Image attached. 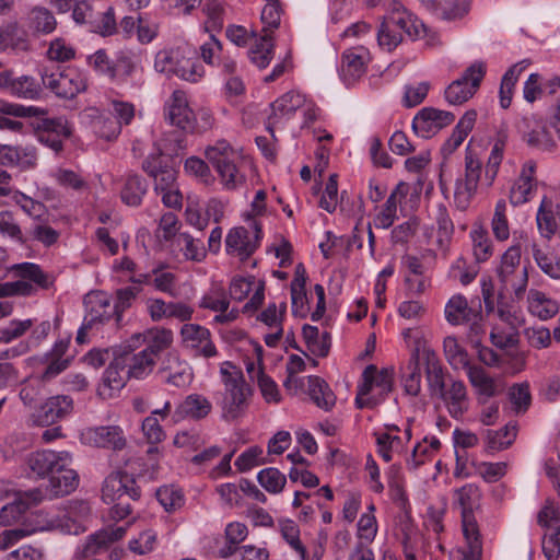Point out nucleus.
I'll return each instance as SVG.
<instances>
[{
	"instance_id": "58",
	"label": "nucleus",
	"mask_w": 560,
	"mask_h": 560,
	"mask_svg": "<svg viewBox=\"0 0 560 560\" xmlns=\"http://www.w3.org/2000/svg\"><path fill=\"white\" fill-rule=\"evenodd\" d=\"M258 482L270 493H279L285 486L287 479L277 468L269 467L257 475Z\"/></svg>"
},
{
	"instance_id": "18",
	"label": "nucleus",
	"mask_w": 560,
	"mask_h": 560,
	"mask_svg": "<svg viewBox=\"0 0 560 560\" xmlns=\"http://www.w3.org/2000/svg\"><path fill=\"white\" fill-rule=\"evenodd\" d=\"M44 500V493L40 489L35 488L28 491H19L13 502L4 505L0 511V524L3 526L11 525L20 520L21 515L30 508L39 504Z\"/></svg>"
},
{
	"instance_id": "9",
	"label": "nucleus",
	"mask_w": 560,
	"mask_h": 560,
	"mask_svg": "<svg viewBox=\"0 0 560 560\" xmlns=\"http://www.w3.org/2000/svg\"><path fill=\"white\" fill-rule=\"evenodd\" d=\"M156 375L163 384L179 389L188 387L194 380L192 368L175 351L167 352L161 360Z\"/></svg>"
},
{
	"instance_id": "48",
	"label": "nucleus",
	"mask_w": 560,
	"mask_h": 560,
	"mask_svg": "<svg viewBox=\"0 0 560 560\" xmlns=\"http://www.w3.org/2000/svg\"><path fill=\"white\" fill-rule=\"evenodd\" d=\"M444 354L453 369H467L470 366L467 351L458 343L455 337L448 336L443 342Z\"/></svg>"
},
{
	"instance_id": "25",
	"label": "nucleus",
	"mask_w": 560,
	"mask_h": 560,
	"mask_svg": "<svg viewBox=\"0 0 560 560\" xmlns=\"http://www.w3.org/2000/svg\"><path fill=\"white\" fill-rule=\"evenodd\" d=\"M180 334L184 343L199 350L203 357L211 358L217 354V349L210 340V331L206 327L197 324H185Z\"/></svg>"
},
{
	"instance_id": "41",
	"label": "nucleus",
	"mask_w": 560,
	"mask_h": 560,
	"mask_svg": "<svg viewBox=\"0 0 560 560\" xmlns=\"http://www.w3.org/2000/svg\"><path fill=\"white\" fill-rule=\"evenodd\" d=\"M273 42L270 33L256 39L248 50V58L259 69H265L273 58Z\"/></svg>"
},
{
	"instance_id": "6",
	"label": "nucleus",
	"mask_w": 560,
	"mask_h": 560,
	"mask_svg": "<svg viewBox=\"0 0 560 560\" xmlns=\"http://www.w3.org/2000/svg\"><path fill=\"white\" fill-rule=\"evenodd\" d=\"M481 168L482 163L475 156L469 148H467L465 155V173L456 179L454 188V205L458 210L465 211L470 206L477 192Z\"/></svg>"
},
{
	"instance_id": "26",
	"label": "nucleus",
	"mask_w": 560,
	"mask_h": 560,
	"mask_svg": "<svg viewBox=\"0 0 560 560\" xmlns=\"http://www.w3.org/2000/svg\"><path fill=\"white\" fill-rule=\"evenodd\" d=\"M532 121H535L534 116H525L517 122L516 127L518 131L522 132L523 139L529 147L544 151H552L556 143L549 131L545 126H541L538 122L536 128L530 129Z\"/></svg>"
},
{
	"instance_id": "28",
	"label": "nucleus",
	"mask_w": 560,
	"mask_h": 560,
	"mask_svg": "<svg viewBox=\"0 0 560 560\" xmlns=\"http://www.w3.org/2000/svg\"><path fill=\"white\" fill-rule=\"evenodd\" d=\"M212 409L211 402L202 395H188L175 409L173 419L175 422L185 418L200 420L206 418Z\"/></svg>"
},
{
	"instance_id": "14",
	"label": "nucleus",
	"mask_w": 560,
	"mask_h": 560,
	"mask_svg": "<svg viewBox=\"0 0 560 560\" xmlns=\"http://www.w3.org/2000/svg\"><path fill=\"white\" fill-rule=\"evenodd\" d=\"M73 410V399L68 395L49 397L32 413L33 422L40 427L51 425Z\"/></svg>"
},
{
	"instance_id": "30",
	"label": "nucleus",
	"mask_w": 560,
	"mask_h": 560,
	"mask_svg": "<svg viewBox=\"0 0 560 560\" xmlns=\"http://www.w3.org/2000/svg\"><path fill=\"white\" fill-rule=\"evenodd\" d=\"M560 205H553L550 199L544 197L536 215L539 233L542 237L550 240L560 226Z\"/></svg>"
},
{
	"instance_id": "43",
	"label": "nucleus",
	"mask_w": 560,
	"mask_h": 560,
	"mask_svg": "<svg viewBox=\"0 0 560 560\" xmlns=\"http://www.w3.org/2000/svg\"><path fill=\"white\" fill-rule=\"evenodd\" d=\"M423 355L429 387L433 394L440 396L446 388L442 365L434 352L427 351Z\"/></svg>"
},
{
	"instance_id": "57",
	"label": "nucleus",
	"mask_w": 560,
	"mask_h": 560,
	"mask_svg": "<svg viewBox=\"0 0 560 560\" xmlns=\"http://www.w3.org/2000/svg\"><path fill=\"white\" fill-rule=\"evenodd\" d=\"M0 234L21 245L27 243V237L24 236L18 221L10 211L0 212Z\"/></svg>"
},
{
	"instance_id": "52",
	"label": "nucleus",
	"mask_w": 560,
	"mask_h": 560,
	"mask_svg": "<svg viewBox=\"0 0 560 560\" xmlns=\"http://www.w3.org/2000/svg\"><path fill=\"white\" fill-rule=\"evenodd\" d=\"M247 372L252 378L257 377L259 389L267 402L280 401L281 396L278 386L271 377L266 375L260 369L256 370L253 363L247 368Z\"/></svg>"
},
{
	"instance_id": "49",
	"label": "nucleus",
	"mask_w": 560,
	"mask_h": 560,
	"mask_svg": "<svg viewBox=\"0 0 560 560\" xmlns=\"http://www.w3.org/2000/svg\"><path fill=\"white\" fill-rule=\"evenodd\" d=\"M455 497L462 509V515L474 514L480 505L481 491L478 486L467 483L455 491Z\"/></svg>"
},
{
	"instance_id": "42",
	"label": "nucleus",
	"mask_w": 560,
	"mask_h": 560,
	"mask_svg": "<svg viewBox=\"0 0 560 560\" xmlns=\"http://www.w3.org/2000/svg\"><path fill=\"white\" fill-rule=\"evenodd\" d=\"M308 395L317 407L330 410L336 402V396L328 384L318 376L308 377Z\"/></svg>"
},
{
	"instance_id": "34",
	"label": "nucleus",
	"mask_w": 560,
	"mask_h": 560,
	"mask_svg": "<svg viewBox=\"0 0 560 560\" xmlns=\"http://www.w3.org/2000/svg\"><path fill=\"white\" fill-rule=\"evenodd\" d=\"M79 485V476L70 465H65L49 476L48 491L52 497H63L73 492Z\"/></svg>"
},
{
	"instance_id": "45",
	"label": "nucleus",
	"mask_w": 560,
	"mask_h": 560,
	"mask_svg": "<svg viewBox=\"0 0 560 560\" xmlns=\"http://www.w3.org/2000/svg\"><path fill=\"white\" fill-rule=\"evenodd\" d=\"M508 135L500 131L492 147L491 153L486 165L485 176L489 185H492L498 175L499 167L503 159V152L506 145Z\"/></svg>"
},
{
	"instance_id": "32",
	"label": "nucleus",
	"mask_w": 560,
	"mask_h": 560,
	"mask_svg": "<svg viewBox=\"0 0 560 560\" xmlns=\"http://www.w3.org/2000/svg\"><path fill=\"white\" fill-rule=\"evenodd\" d=\"M467 370V376L470 384L479 394V398L489 399L503 392V387L486 370L479 365H470Z\"/></svg>"
},
{
	"instance_id": "40",
	"label": "nucleus",
	"mask_w": 560,
	"mask_h": 560,
	"mask_svg": "<svg viewBox=\"0 0 560 560\" xmlns=\"http://www.w3.org/2000/svg\"><path fill=\"white\" fill-rule=\"evenodd\" d=\"M147 190L148 184L144 178L138 174H129L120 191V197L127 206L138 207Z\"/></svg>"
},
{
	"instance_id": "36",
	"label": "nucleus",
	"mask_w": 560,
	"mask_h": 560,
	"mask_svg": "<svg viewBox=\"0 0 560 560\" xmlns=\"http://www.w3.org/2000/svg\"><path fill=\"white\" fill-rule=\"evenodd\" d=\"M478 312L468 305L467 299L462 294L452 296L445 305V318L452 325H464L474 319Z\"/></svg>"
},
{
	"instance_id": "10",
	"label": "nucleus",
	"mask_w": 560,
	"mask_h": 560,
	"mask_svg": "<svg viewBox=\"0 0 560 560\" xmlns=\"http://www.w3.org/2000/svg\"><path fill=\"white\" fill-rule=\"evenodd\" d=\"M252 229L253 235L244 226L234 228L228 233L225 238L228 254L245 260L255 253L262 237V232L257 221L252 222Z\"/></svg>"
},
{
	"instance_id": "37",
	"label": "nucleus",
	"mask_w": 560,
	"mask_h": 560,
	"mask_svg": "<svg viewBox=\"0 0 560 560\" xmlns=\"http://www.w3.org/2000/svg\"><path fill=\"white\" fill-rule=\"evenodd\" d=\"M527 301L529 312L542 320L553 317L559 312L558 303L541 291L529 290Z\"/></svg>"
},
{
	"instance_id": "56",
	"label": "nucleus",
	"mask_w": 560,
	"mask_h": 560,
	"mask_svg": "<svg viewBox=\"0 0 560 560\" xmlns=\"http://www.w3.org/2000/svg\"><path fill=\"white\" fill-rule=\"evenodd\" d=\"M280 532L283 539L299 553L301 560H306V548L300 539V528L296 523L291 520L280 522Z\"/></svg>"
},
{
	"instance_id": "1",
	"label": "nucleus",
	"mask_w": 560,
	"mask_h": 560,
	"mask_svg": "<svg viewBox=\"0 0 560 560\" xmlns=\"http://www.w3.org/2000/svg\"><path fill=\"white\" fill-rule=\"evenodd\" d=\"M369 7H381L387 12L377 32L382 49L393 51L404 35L415 40L428 36V28L417 16L408 12L397 0H368Z\"/></svg>"
},
{
	"instance_id": "12",
	"label": "nucleus",
	"mask_w": 560,
	"mask_h": 560,
	"mask_svg": "<svg viewBox=\"0 0 560 560\" xmlns=\"http://www.w3.org/2000/svg\"><path fill=\"white\" fill-rule=\"evenodd\" d=\"M140 487L135 478L125 471L110 474L104 481L102 497L106 503H114L121 500H139Z\"/></svg>"
},
{
	"instance_id": "20",
	"label": "nucleus",
	"mask_w": 560,
	"mask_h": 560,
	"mask_svg": "<svg viewBox=\"0 0 560 560\" xmlns=\"http://www.w3.org/2000/svg\"><path fill=\"white\" fill-rule=\"evenodd\" d=\"M119 354L131 380H145L153 373L158 362L144 349L135 351L130 346L125 347Z\"/></svg>"
},
{
	"instance_id": "64",
	"label": "nucleus",
	"mask_w": 560,
	"mask_h": 560,
	"mask_svg": "<svg viewBox=\"0 0 560 560\" xmlns=\"http://www.w3.org/2000/svg\"><path fill=\"white\" fill-rule=\"evenodd\" d=\"M230 306L225 291L222 288L211 290L200 301V307L214 312H225Z\"/></svg>"
},
{
	"instance_id": "8",
	"label": "nucleus",
	"mask_w": 560,
	"mask_h": 560,
	"mask_svg": "<svg viewBox=\"0 0 560 560\" xmlns=\"http://www.w3.org/2000/svg\"><path fill=\"white\" fill-rule=\"evenodd\" d=\"M521 261V248L511 246L502 255L501 265L498 270L499 279L503 289L511 287L517 299H520L526 290L528 282L527 268L524 267L520 272L516 271Z\"/></svg>"
},
{
	"instance_id": "2",
	"label": "nucleus",
	"mask_w": 560,
	"mask_h": 560,
	"mask_svg": "<svg viewBox=\"0 0 560 560\" xmlns=\"http://www.w3.org/2000/svg\"><path fill=\"white\" fill-rule=\"evenodd\" d=\"M154 69L167 77L176 75L191 83H197L205 75L196 50L188 45L160 50L154 59Z\"/></svg>"
},
{
	"instance_id": "63",
	"label": "nucleus",
	"mask_w": 560,
	"mask_h": 560,
	"mask_svg": "<svg viewBox=\"0 0 560 560\" xmlns=\"http://www.w3.org/2000/svg\"><path fill=\"white\" fill-rule=\"evenodd\" d=\"M176 276L175 273L167 271L162 268L153 269V279L152 285L161 292L167 293L171 296L176 295L175 285H176Z\"/></svg>"
},
{
	"instance_id": "44",
	"label": "nucleus",
	"mask_w": 560,
	"mask_h": 560,
	"mask_svg": "<svg viewBox=\"0 0 560 560\" xmlns=\"http://www.w3.org/2000/svg\"><path fill=\"white\" fill-rule=\"evenodd\" d=\"M138 57L130 50H120L115 55L112 79L126 81L138 68Z\"/></svg>"
},
{
	"instance_id": "27",
	"label": "nucleus",
	"mask_w": 560,
	"mask_h": 560,
	"mask_svg": "<svg viewBox=\"0 0 560 560\" xmlns=\"http://www.w3.org/2000/svg\"><path fill=\"white\" fill-rule=\"evenodd\" d=\"M304 104V95L295 91H290L271 103V114L268 117L267 124V129L270 131V133L273 136V125L280 118L291 116Z\"/></svg>"
},
{
	"instance_id": "53",
	"label": "nucleus",
	"mask_w": 560,
	"mask_h": 560,
	"mask_svg": "<svg viewBox=\"0 0 560 560\" xmlns=\"http://www.w3.org/2000/svg\"><path fill=\"white\" fill-rule=\"evenodd\" d=\"M57 22L51 11L43 7L34 8L30 13V26L36 33L49 34Z\"/></svg>"
},
{
	"instance_id": "17",
	"label": "nucleus",
	"mask_w": 560,
	"mask_h": 560,
	"mask_svg": "<svg viewBox=\"0 0 560 560\" xmlns=\"http://www.w3.org/2000/svg\"><path fill=\"white\" fill-rule=\"evenodd\" d=\"M82 440L96 447L122 450L126 446L124 432L118 425L90 427L81 432Z\"/></svg>"
},
{
	"instance_id": "22",
	"label": "nucleus",
	"mask_w": 560,
	"mask_h": 560,
	"mask_svg": "<svg viewBox=\"0 0 560 560\" xmlns=\"http://www.w3.org/2000/svg\"><path fill=\"white\" fill-rule=\"evenodd\" d=\"M0 88L14 96L28 100L38 97L40 93V85L34 78L28 75L15 78L11 71L0 73Z\"/></svg>"
},
{
	"instance_id": "46",
	"label": "nucleus",
	"mask_w": 560,
	"mask_h": 560,
	"mask_svg": "<svg viewBox=\"0 0 560 560\" xmlns=\"http://www.w3.org/2000/svg\"><path fill=\"white\" fill-rule=\"evenodd\" d=\"M402 385L406 394L417 396L421 388L420 354L415 351L402 375Z\"/></svg>"
},
{
	"instance_id": "54",
	"label": "nucleus",
	"mask_w": 560,
	"mask_h": 560,
	"mask_svg": "<svg viewBox=\"0 0 560 560\" xmlns=\"http://www.w3.org/2000/svg\"><path fill=\"white\" fill-rule=\"evenodd\" d=\"M431 3L438 15L444 20L462 18L467 12V5L463 0H422Z\"/></svg>"
},
{
	"instance_id": "55",
	"label": "nucleus",
	"mask_w": 560,
	"mask_h": 560,
	"mask_svg": "<svg viewBox=\"0 0 560 560\" xmlns=\"http://www.w3.org/2000/svg\"><path fill=\"white\" fill-rule=\"evenodd\" d=\"M532 254L541 271L553 279H560V261L557 257L544 252L535 243L532 244Z\"/></svg>"
},
{
	"instance_id": "21",
	"label": "nucleus",
	"mask_w": 560,
	"mask_h": 560,
	"mask_svg": "<svg viewBox=\"0 0 560 560\" xmlns=\"http://www.w3.org/2000/svg\"><path fill=\"white\" fill-rule=\"evenodd\" d=\"M535 173L536 163L532 160L527 161L510 190L509 198L513 206L523 205L532 199L537 186Z\"/></svg>"
},
{
	"instance_id": "33",
	"label": "nucleus",
	"mask_w": 560,
	"mask_h": 560,
	"mask_svg": "<svg viewBox=\"0 0 560 560\" xmlns=\"http://www.w3.org/2000/svg\"><path fill=\"white\" fill-rule=\"evenodd\" d=\"M477 113L475 110H468L463 115L452 135L441 148V153L444 159H447L463 143L474 128Z\"/></svg>"
},
{
	"instance_id": "59",
	"label": "nucleus",
	"mask_w": 560,
	"mask_h": 560,
	"mask_svg": "<svg viewBox=\"0 0 560 560\" xmlns=\"http://www.w3.org/2000/svg\"><path fill=\"white\" fill-rule=\"evenodd\" d=\"M177 242L187 259L201 261L206 257V248L199 238H194L188 233H180Z\"/></svg>"
},
{
	"instance_id": "39",
	"label": "nucleus",
	"mask_w": 560,
	"mask_h": 560,
	"mask_svg": "<svg viewBox=\"0 0 560 560\" xmlns=\"http://www.w3.org/2000/svg\"><path fill=\"white\" fill-rule=\"evenodd\" d=\"M517 427L515 422H509L500 430L486 431V446L489 452H499L512 445L516 438Z\"/></svg>"
},
{
	"instance_id": "11",
	"label": "nucleus",
	"mask_w": 560,
	"mask_h": 560,
	"mask_svg": "<svg viewBox=\"0 0 560 560\" xmlns=\"http://www.w3.org/2000/svg\"><path fill=\"white\" fill-rule=\"evenodd\" d=\"M142 170L153 178L156 194L178 186L176 183L177 171L160 149L147 156L142 162Z\"/></svg>"
},
{
	"instance_id": "3",
	"label": "nucleus",
	"mask_w": 560,
	"mask_h": 560,
	"mask_svg": "<svg viewBox=\"0 0 560 560\" xmlns=\"http://www.w3.org/2000/svg\"><path fill=\"white\" fill-rule=\"evenodd\" d=\"M205 154L224 188L233 190L245 183L246 176L241 170L243 158L226 140L215 141L206 149Z\"/></svg>"
},
{
	"instance_id": "47",
	"label": "nucleus",
	"mask_w": 560,
	"mask_h": 560,
	"mask_svg": "<svg viewBox=\"0 0 560 560\" xmlns=\"http://www.w3.org/2000/svg\"><path fill=\"white\" fill-rule=\"evenodd\" d=\"M60 237V232L51 228L42 219H36L28 229V240L36 241L45 247L55 245Z\"/></svg>"
},
{
	"instance_id": "13",
	"label": "nucleus",
	"mask_w": 560,
	"mask_h": 560,
	"mask_svg": "<svg viewBox=\"0 0 560 560\" xmlns=\"http://www.w3.org/2000/svg\"><path fill=\"white\" fill-rule=\"evenodd\" d=\"M164 117L170 124L185 132H195L196 122L187 95L182 90H175L164 105Z\"/></svg>"
},
{
	"instance_id": "5",
	"label": "nucleus",
	"mask_w": 560,
	"mask_h": 560,
	"mask_svg": "<svg viewBox=\"0 0 560 560\" xmlns=\"http://www.w3.org/2000/svg\"><path fill=\"white\" fill-rule=\"evenodd\" d=\"M40 78L44 88L60 98L72 100L86 89L85 75L71 67H44Z\"/></svg>"
},
{
	"instance_id": "62",
	"label": "nucleus",
	"mask_w": 560,
	"mask_h": 560,
	"mask_svg": "<svg viewBox=\"0 0 560 560\" xmlns=\"http://www.w3.org/2000/svg\"><path fill=\"white\" fill-rule=\"evenodd\" d=\"M472 253L478 262L488 260L492 256V242L483 231H474Z\"/></svg>"
},
{
	"instance_id": "16",
	"label": "nucleus",
	"mask_w": 560,
	"mask_h": 560,
	"mask_svg": "<svg viewBox=\"0 0 560 560\" xmlns=\"http://www.w3.org/2000/svg\"><path fill=\"white\" fill-rule=\"evenodd\" d=\"M20 280L12 282L13 295H31L35 289L31 282H34L42 289H48L52 284V278L45 273L40 267L32 262H23L15 267Z\"/></svg>"
},
{
	"instance_id": "35",
	"label": "nucleus",
	"mask_w": 560,
	"mask_h": 560,
	"mask_svg": "<svg viewBox=\"0 0 560 560\" xmlns=\"http://www.w3.org/2000/svg\"><path fill=\"white\" fill-rule=\"evenodd\" d=\"M440 398L447 405L450 415L458 419L467 410V389L462 381H452Z\"/></svg>"
},
{
	"instance_id": "4",
	"label": "nucleus",
	"mask_w": 560,
	"mask_h": 560,
	"mask_svg": "<svg viewBox=\"0 0 560 560\" xmlns=\"http://www.w3.org/2000/svg\"><path fill=\"white\" fill-rule=\"evenodd\" d=\"M220 374L224 385L222 417L229 421L235 420L243 413L252 390L244 380L243 372L231 362L221 364Z\"/></svg>"
},
{
	"instance_id": "61",
	"label": "nucleus",
	"mask_w": 560,
	"mask_h": 560,
	"mask_svg": "<svg viewBox=\"0 0 560 560\" xmlns=\"http://www.w3.org/2000/svg\"><path fill=\"white\" fill-rule=\"evenodd\" d=\"M505 211V201L499 200L495 205V210L491 222L492 232L499 241H505L510 236V229Z\"/></svg>"
},
{
	"instance_id": "23",
	"label": "nucleus",
	"mask_w": 560,
	"mask_h": 560,
	"mask_svg": "<svg viewBox=\"0 0 560 560\" xmlns=\"http://www.w3.org/2000/svg\"><path fill=\"white\" fill-rule=\"evenodd\" d=\"M369 51L363 47L351 48L342 54L341 77L347 84H352L366 72Z\"/></svg>"
},
{
	"instance_id": "38",
	"label": "nucleus",
	"mask_w": 560,
	"mask_h": 560,
	"mask_svg": "<svg viewBox=\"0 0 560 560\" xmlns=\"http://www.w3.org/2000/svg\"><path fill=\"white\" fill-rule=\"evenodd\" d=\"M363 383L370 385V392L374 388L378 390L377 397L384 400L393 388V378L388 371H377L376 366L368 365L362 374Z\"/></svg>"
},
{
	"instance_id": "15",
	"label": "nucleus",
	"mask_w": 560,
	"mask_h": 560,
	"mask_svg": "<svg viewBox=\"0 0 560 560\" xmlns=\"http://www.w3.org/2000/svg\"><path fill=\"white\" fill-rule=\"evenodd\" d=\"M454 119L455 115L451 112L424 107L413 117L412 129L418 136L430 138L451 125Z\"/></svg>"
},
{
	"instance_id": "51",
	"label": "nucleus",
	"mask_w": 560,
	"mask_h": 560,
	"mask_svg": "<svg viewBox=\"0 0 560 560\" xmlns=\"http://www.w3.org/2000/svg\"><path fill=\"white\" fill-rule=\"evenodd\" d=\"M173 343V332L170 329L161 328L149 332L148 345L144 350L152 354L158 361L160 354L167 350Z\"/></svg>"
},
{
	"instance_id": "60",
	"label": "nucleus",
	"mask_w": 560,
	"mask_h": 560,
	"mask_svg": "<svg viewBox=\"0 0 560 560\" xmlns=\"http://www.w3.org/2000/svg\"><path fill=\"white\" fill-rule=\"evenodd\" d=\"M112 544L107 532L101 529L94 534H91L82 549L79 551L81 558H90L98 555L103 550L107 549L108 545Z\"/></svg>"
},
{
	"instance_id": "29",
	"label": "nucleus",
	"mask_w": 560,
	"mask_h": 560,
	"mask_svg": "<svg viewBox=\"0 0 560 560\" xmlns=\"http://www.w3.org/2000/svg\"><path fill=\"white\" fill-rule=\"evenodd\" d=\"M131 380L128 375L127 368L122 362L119 352L115 353L113 361L109 363L103 375L104 388L101 395L112 396V392H118L125 387L127 381Z\"/></svg>"
},
{
	"instance_id": "7",
	"label": "nucleus",
	"mask_w": 560,
	"mask_h": 560,
	"mask_svg": "<svg viewBox=\"0 0 560 560\" xmlns=\"http://www.w3.org/2000/svg\"><path fill=\"white\" fill-rule=\"evenodd\" d=\"M486 74L483 62L476 61L469 66L463 75L453 81L445 90V98L452 105L467 102L477 92Z\"/></svg>"
},
{
	"instance_id": "24",
	"label": "nucleus",
	"mask_w": 560,
	"mask_h": 560,
	"mask_svg": "<svg viewBox=\"0 0 560 560\" xmlns=\"http://www.w3.org/2000/svg\"><path fill=\"white\" fill-rule=\"evenodd\" d=\"M84 304L88 311L85 318L90 323L104 324L116 317L110 299L104 292H90L84 299Z\"/></svg>"
},
{
	"instance_id": "31",
	"label": "nucleus",
	"mask_w": 560,
	"mask_h": 560,
	"mask_svg": "<svg viewBox=\"0 0 560 560\" xmlns=\"http://www.w3.org/2000/svg\"><path fill=\"white\" fill-rule=\"evenodd\" d=\"M409 192L408 184L400 182L388 196L383 210L376 215L374 223L378 229H388L397 219V205Z\"/></svg>"
},
{
	"instance_id": "19",
	"label": "nucleus",
	"mask_w": 560,
	"mask_h": 560,
	"mask_svg": "<svg viewBox=\"0 0 560 560\" xmlns=\"http://www.w3.org/2000/svg\"><path fill=\"white\" fill-rule=\"evenodd\" d=\"M27 463L31 470L38 477H49L51 474H56L58 469L63 468L65 465H71L72 458L70 453L66 451H39L31 454Z\"/></svg>"
},
{
	"instance_id": "50",
	"label": "nucleus",
	"mask_w": 560,
	"mask_h": 560,
	"mask_svg": "<svg viewBox=\"0 0 560 560\" xmlns=\"http://www.w3.org/2000/svg\"><path fill=\"white\" fill-rule=\"evenodd\" d=\"M45 395V383L37 376L23 384L20 389V398L25 407L36 410Z\"/></svg>"
}]
</instances>
